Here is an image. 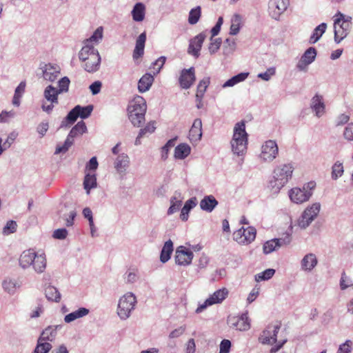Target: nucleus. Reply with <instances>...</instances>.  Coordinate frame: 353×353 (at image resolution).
<instances>
[{"label": "nucleus", "instance_id": "dca6fc26", "mask_svg": "<svg viewBox=\"0 0 353 353\" xmlns=\"http://www.w3.org/2000/svg\"><path fill=\"white\" fill-rule=\"evenodd\" d=\"M205 38L206 35L204 32H201L198 35L195 36L190 41L188 52L190 54L193 55L196 58H198L200 55V50L201 49L203 43Z\"/></svg>", "mask_w": 353, "mask_h": 353}, {"label": "nucleus", "instance_id": "4468645a", "mask_svg": "<svg viewBox=\"0 0 353 353\" xmlns=\"http://www.w3.org/2000/svg\"><path fill=\"white\" fill-rule=\"evenodd\" d=\"M261 157L266 161L274 159L279 152L276 143L272 140H268L262 145Z\"/></svg>", "mask_w": 353, "mask_h": 353}, {"label": "nucleus", "instance_id": "bb28decb", "mask_svg": "<svg viewBox=\"0 0 353 353\" xmlns=\"http://www.w3.org/2000/svg\"><path fill=\"white\" fill-rule=\"evenodd\" d=\"M154 81V77L150 74H144L139 81L138 89L140 92H146L150 89Z\"/></svg>", "mask_w": 353, "mask_h": 353}, {"label": "nucleus", "instance_id": "0eeeda50", "mask_svg": "<svg viewBox=\"0 0 353 353\" xmlns=\"http://www.w3.org/2000/svg\"><path fill=\"white\" fill-rule=\"evenodd\" d=\"M137 302L136 297L132 293H127L122 296L118 304L117 313L122 319L129 317Z\"/></svg>", "mask_w": 353, "mask_h": 353}, {"label": "nucleus", "instance_id": "9b49d317", "mask_svg": "<svg viewBox=\"0 0 353 353\" xmlns=\"http://www.w3.org/2000/svg\"><path fill=\"white\" fill-rule=\"evenodd\" d=\"M228 290L226 288H222L215 291L205 302L200 305L196 310V313L201 312L208 306L221 303L228 296Z\"/></svg>", "mask_w": 353, "mask_h": 353}, {"label": "nucleus", "instance_id": "4d7b16f0", "mask_svg": "<svg viewBox=\"0 0 353 353\" xmlns=\"http://www.w3.org/2000/svg\"><path fill=\"white\" fill-rule=\"evenodd\" d=\"M275 72V68H269L265 72L259 74L258 77L261 78L263 80L268 81L272 76L274 75Z\"/></svg>", "mask_w": 353, "mask_h": 353}, {"label": "nucleus", "instance_id": "603ef678", "mask_svg": "<svg viewBox=\"0 0 353 353\" xmlns=\"http://www.w3.org/2000/svg\"><path fill=\"white\" fill-rule=\"evenodd\" d=\"M165 57H161L152 63V68L153 69L154 73L157 74L160 72L165 64Z\"/></svg>", "mask_w": 353, "mask_h": 353}, {"label": "nucleus", "instance_id": "ddd939ff", "mask_svg": "<svg viewBox=\"0 0 353 353\" xmlns=\"http://www.w3.org/2000/svg\"><path fill=\"white\" fill-rule=\"evenodd\" d=\"M281 323L269 325L260 335L259 340L263 344L272 345L276 342V335L281 328Z\"/></svg>", "mask_w": 353, "mask_h": 353}, {"label": "nucleus", "instance_id": "2f4dec72", "mask_svg": "<svg viewBox=\"0 0 353 353\" xmlns=\"http://www.w3.org/2000/svg\"><path fill=\"white\" fill-rule=\"evenodd\" d=\"M173 252V243L171 240L167 241L161 252L160 260L162 263L167 262L170 259L171 254Z\"/></svg>", "mask_w": 353, "mask_h": 353}, {"label": "nucleus", "instance_id": "c9c22d12", "mask_svg": "<svg viewBox=\"0 0 353 353\" xmlns=\"http://www.w3.org/2000/svg\"><path fill=\"white\" fill-rule=\"evenodd\" d=\"M89 313V310L85 307H81L77 310L67 314L64 320L66 323H70L77 319L83 317Z\"/></svg>", "mask_w": 353, "mask_h": 353}, {"label": "nucleus", "instance_id": "37998d69", "mask_svg": "<svg viewBox=\"0 0 353 353\" xmlns=\"http://www.w3.org/2000/svg\"><path fill=\"white\" fill-rule=\"evenodd\" d=\"M26 82L21 81L15 90L14 95L12 100L13 105L19 106L20 104V99L25 92Z\"/></svg>", "mask_w": 353, "mask_h": 353}, {"label": "nucleus", "instance_id": "5701e85b", "mask_svg": "<svg viewBox=\"0 0 353 353\" xmlns=\"http://www.w3.org/2000/svg\"><path fill=\"white\" fill-rule=\"evenodd\" d=\"M35 254L36 253L31 250L23 251L19 259L21 267L23 268H27L32 265V262H34Z\"/></svg>", "mask_w": 353, "mask_h": 353}, {"label": "nucleus", "instance_id": "338daca9", "mask_svg": "<svg viewBox=\"0 0 353 353\" xmlns=\"http://www.w3.org/2000/svg\"><path fill=\"white\" fill-rule=\"evenodd\" d=\"M196 198H192L189 200H188L184 206L183 207V208L181 210H183V211H185L189 212L190 210L193 208L194 206H196Z\"/></svg>", "mask_w": 353, "mask_h": 353}, {"label": "nucleus", "instance_id": "6e6d98bb", "mask_svg": "<svg viewBox=\"0 0 353 353\" xmlns=\"http://www.w3.org/2000/svg\"><path fill=\"white\" fill-rule=\"evenodd\" d=\"M17 223L14 221H8L5 227L3 228V233L5 234H10L11 233H13L17 230Z\"/></svg>", "mask_w": 353, "mask_h": 353}, {"label": "nucleus", "instance_id": "72a5a7b5", "mask_svg": "<svg viewBox=\"0 0 353 353\" xmlns=\"http://www.w3.org/2000/svg\"><path fill=\"white\" fill-rule=\"evenodd\" d=\"M190 151L191 148L188 144L181 143L174 150V157L176 159H183L190 154Z\"/></svg>", "mask_w": 353, "mask_h": 353}, {"label": "nucleus", "instance_id": "ea45409f", "mask_svg": "<svg viewBox=\"0 0 353 353\" xmlns=\"http://www.w3.org/2000/svg\"><path fill=\"white\" fill-rule=\"evenodd\" d=\"M241 26V17L239 14H234L231 20L230 34L236 35L239 33Z\"/></svg>", "mask_w": 353, "mask_h": 353}, {"label": "nucleus", "instance_id": "e2e57ef3", "mask_svg": "<svg viewBox=\"0 0 353 353\" xmlns=\"http://www.w3.org/2000/svg\"><path fill=\"white\" fill-rule=\"evenodd\" d=\"M352 344V343L351 341H346L343 344L340 345L338 353H350Z\"/></svg>", "mask_w": 353, "mask_h": 353}, {"label": "nucleus", "instance_id": "c03bdc74", "mask_svg": "<svg viewBox=\"0 0 353 353\" xmlns=\"http://www.w3.org/2000/svg\"><path fill=\"white\" fill-rule=\"evenodd\" d=\"M210 84V79L204 78L198 84L196 98H203L204 93Z\"/></svg>", "mask_w": 353, "mask_h": 353}, {"label": "nucleus", "instance_id": "bf43d9fd", "mask_svg": "<svg viewBox=\"0 0 353 353\" xmlns=\"http://www.w3.org/2000/svg\"><path fill=\"white\" fill-rule=\"evenodd\" d=\"M98 162L96 157H93L90 159L89 162L85 166V171H95L98 168Z\"/></svg>", "mask_w": 353, "mask_h": 353}, {"label": "nucleus", "instance_id": "09e8293b", "mask_svg": "<svg viewBox=\"0 0 353 353\" xmlns=\"http://www.w3.org/2000/svg\"><path fill=\"white\" fill-rule=\"evenodd\" d=\"M343 173V166L342 163L336 162L332 166V177L333 179H337L341 176Z\"/></svg>", "mask_w": 353, "mask_h": 353}, {"label": "nucleus", "instance_id": "423d86ee", "mask_svg": "<svg viewBox=\"0 0 353 353\" xmlns=\"http://www.w3.org/2000/svg\"><path fill=\"white\" fill-rule=\"evenodd\" d=\"M87 130L85 123L83 121L78 122L70 130L67 139L63 145H57L55 154L65 153L73 144V139L83 134Z\"/></svg>", "mask_w": 353, "mask_h": 353}, {"label": "nucleus", "instance_id": "f257e3e1", "mask_svg": "<svg viewBox=\"0 0 353 353\" xmlns=\"http://www.w3.org/2000/svg\"><path fill=\"white\" fill-rule=\"evenodd\" d=\"M103 37V28L99 27L93 34L84 42V46L79 52V59L84 63L83 68L88 72H94L99 70L101 57L94 44L99 42Z\"/></svg>", "mask_w": 353, "mask_h": 353}, {"label": "nucleus", "instance_id": "4be33fe9", "mask_svg": "<svg viewBox=\"0 0 353 353\" xmlns=\"http://www.w3.org/2000/svg\"><path fill=\"white\" fill-rule=\"evenodd\" d=\"M146 34L144 32L138 37L136 41V46L133 51L134 59H138L143 55Z\"/></svg>", "mask_w": 353, "mask_h": 353}, {"label": "nucleus", "instance_id": "39448f33", "mask_svg": "<svg viewBox=\"0 0 353 353\" xmlns=\"http://www.w3.org/2000/svg\"><path fill=\"white\" fill-rule=\"evenodd\" d=\"M316 187L314 181H310L305 184L303 188H294L290 192L292 201L296 203H303L309 200L312 194V190Z\"/></svg>", "mask_w": 353, "mask_h": 353}, {"label": "nucleus", "instance_id": "f03ea898", "mask_svg": "<svg viewBox=\"0 0 353 353\" xmlns=\"http://www.w3.org/2000/svg\"><path fill=\"white\" fill-rule=\"evenodd\" d=\"M248 133L245 131V123L241 121L235 124L232 139L231 140L232 150L237 155H243L248 146Z\"/></svg>", "mask_w": 353, "mask_h": 353}, {"label": "nucleus", "instance_id": "aec40b11", "mask_svg": "<svg viewBox=\"0 0 353 353\" xmlns=\"http://www.w3.org/2000/svg\"><path fill=\"white\" fill-rule=\"evenodd\" d=\"M60 74V68L57 65L46 64L43 68V76L46 80L54 81Z\"/></svg>", "mask_w": 353, "mask_h": 353}, {"label": "nucleus", "instance_id": "20e7f679", "mask_svg": "<svg viewBox=\"0 0 353 353\" xmlns=\"http://www.w3.org/2000/svg\"><path fill=\"white\" fill-rule=\"evenodd\" d=\"M334 23V40L336 43L341 42L348 34L351 28V17L345 18L344 14L338 12L335 15Z\"/></svg>", "mask_w": 353, "mask_h": 353}, {"label": "nucleus", "instance_id": "a19ab883", "mask_svg": "<svg viewBox=\"0 0 353 353\" xmlns=\"http://www.w3.org/2000/svg\"><path fill=\"white\" fill-rule=\"evenodd\" d=\"M327 28V25L325 23H321L314 30L313 34L310 37V43H316L325 32Z\"/></svg>", "mask_w": 353, "mask_h": 353}, {"label": "nucleus", "instance_id": "f3484780", "mask_svg": "<svg viewBox=\"0 0 353 353\" xmlns=\"http://www.w3.org/2000/svg\"><path fill=\"white\" fill-rule=\"evenodd\" d=\"M195 80V72L193 67L183 70L179 79L180 85L183 89L190 88Z\"/></svg>", "mask_w": 353, "mask_h": 353}, {"label": "nucleus", "instance_id": "58836bf2", "mask_svg": "<svg viewBox=\"0 0 353 353\" xmlns=\"http://www.w3.org/2000/svg\"><path fill=\"white\" fill-rule=\"evenodd\" d=\"M248 72L239 73L225 82V83L223 85V87L226 88L234 86V85L243 81L248 77Z\"/></svg>", "mask_w": 353, "mask_h": 353}, {"label": "nucleus", "instance_id": "680f3d73", "mask_svg": "<svg viewBox=\"0 0 353 353\" xmlns=\"http://www.w3.org/2000/svg\"><path fill=\"white\" fill-rule=\"evenodd\" d=\"M344 137L347 141H353V123H349L347 127L345 128Z\"/></svg>", "mask_w": 353, "mask_h": 353}, {"label": "nucleus", "instance_id": "0e129e2a", "mask_svg": "<svg viewBox=\"0 0 353 353\" xmlns=\"http://www.w3.org/2000/svg\"><path fill=\"white\" fill-rule=\"evenodd\" d=\"M68 235V231L65 228L57 229L54 231L52 236L57 239H64Z\"/></svg>", "mask_w": 353, "mask_h": 353}, {"label": "nucleus", "instance_id": "c85d7f7f", "mask_svg": "<svg viewBox=\"0 0 353 353\" xmlns=\"http://www.w3.org/2000/svg\"><path fill=\"white\" fill-rule=\"evenodd\" d=\"M57 327H52V326H48L46 327L41 334V336H39V339H40V341H44V342H52L57 336Z\"/></svg>", "mask_w": 353, "mask_h": 353}, {"label": "nucleus", "instance_id": "cd10ccee", "mask_svg": "<svg viewBox=\"0 0 353 353\" xmlns=\"http://www.w3.org/2000/svg\"><path fill=\"white\" fill-rule=\"evenodd\" d=\"M60 94V91H58L57 88L52 85H48L44 90L45 99L50 103L58 104V95Z\"/></svg>", "mask_w": 353, "mask_h": 353}, {"label": "nucleus", "instance_id": "c756f323", "mask_svg": "<svg viewBox=\"0 0 353 353\" xmlns=\"http://www.w3.org/2000/svg\"><path fill=\"white\" fill-rule=\"evenodd\" d=\"M34 270L38 273L43 272L46 268V259L44 254H35L34 262L32 264Z\"/></svg>", "mask_w": 353, "mask_h": 353}, {"label": "nucleus", "instance_id": "de8ad7c7", "mask_svg": "<svg viewBox=\"0 0 353 353\" xmlns=\"http://www.w3.org/2000/svg\"><path fill=\"white\" fill-rule=\"evenodd\" d=\"M275 270L274 269H267L263 272L258 274L255 276V280L257 282L268 280L273 276L274 274Z\"/></svg>", "mask_w": 353, "mask_h": 353}, {"label": "nucleus", "instance_id": "864d4df0", "mask_svg": "<svg viewBox=\"0 0 353 353\" xmlns=\"http://www.w3.org/2000/svg\"><path fill=\"white\" fill-rule=\"evenodd\" d=\"M93 110V106L91 105H87L85 107L80 106L79 108V117L82 119L88 118L92 113Z\"/></svg>", "mask_w": 353, "mask_h": 353}, {"label": "nucleus", "instance_id": "49530a36", "mask_svg": "<svg viewBox=\"0 0 353 353\" xmlns=\"http://www.w3.org/2000/svg\"><path fill=\"white\" fill-rule=\"evenodd\" d=\"M201 12L200 6H197L196 8L192 9L189 13L188 17L189 23L192 25L196 24L201 17Z\"/></svg>", "mask_w": 353, "mask_h": 353}, {"label": "nucleus", "instance_id": "e433bc0d", "mask_svg": "<svg viewBox=\"0 0 353 353\" xmlns=\"http://www.w3.org/2000/svg\"><path fill=\"white\" fill-rule=\"evenodd\" d=\"M114 167L117 172H123L129 164V158L127 155L122 154L119 155L116 159Z\"/></svg>", "mask_w": 353, "mask_h": 353}, {"label": "nucleus", "instance_id": "1a4fd4ad", "mask_svg": "<svg viewBox=\"0 0 353 353\" xmlns=\"http://www.w3.org/2000/svg\"><path fill=\"white\" fill-rule=\"evenodd\" d=\"M256 235V230L254 227H242L234 232L233 238L239 244L248 245L254 241Z\"/></svg>", "mask_w": 353, "mask_h": 353}, {"label": "nucleus", "instance_id": "6e6552de", "mask_svg": "<svg viewBox=\"0 0 353 353\" xmlns=\"http://www.w3.org/2000/svg\"><path fill=\"white\" fill-rule=\"evenodd\" d=\"M293 167L290 164H284L277 167L274 171V179L278 188L283 187L291 178Z\"/></svg>", "mask_w": 353, "mask_h": 353}, {"label": "nucleus", "instance_id": "9d476101", "mask_svg": "<svg viewBox=\"0 0 353 353\" xmlns=\"http://www.w3.org/2000/svg\"><path fill=\"white\" fill-rule=\"evenodd\" d=\"M320 204L316 203L312 204L310 207L306 208L300 219L298 220V225L301 228H307L318 215L320 211Z\"/></svg>", "mask_w": 353, "mask_h": 353}, {"label": "nucleus", "instance_id": "f8f14e48", "mask_svg": "<svg viewBox=\"0 0 353 353\" xmlns=\"http://www.w3.org/2000/svg\"><path fill=\"white\" fill-rule=\"evenodd\" d=\"M287 0H270L268 2V13L270 16L278 20L280 16L286 10L288 6Z\"/></svg>", "mask_w": 353, "mask_h": 353}, {"label": "nucleus", "instance_id": "774afa93", "mask_svg": "<svg viewBox=\"0 0 353 353\" xmlns=\"http://www.w3.org/2000/svg\"><path fill=\"white\" fill-rule=\"evenodd\" d=\"M185 330V326H181L173 331H172L169 335V337L171 339L177 338L182 335Z\"/></svg>", "mask_w": 353, "mask_h": 353}, {"label": "nucleus", "instance_id": "79ce46f5", "mask_svg": "<svg viewBox=\"0 0 353 353\" xmlns=\"http://www.w3.org/2000/svg\"><path fill=\"white\" fill-rule=\"evenodd\" d=\"M156 129L155 122L150 121L145 126V128L140 130L139 134L135 141V144L138 145L140 143L139 139L146 134H151L154 132Z\"/></svg>", "mask_w": 353, "mask_h": 353}, {"label": "nucleus", "instance_id": "a18cd8bd", "mask_svg": "<svg viewBox=\"0 0 353 353\" xmlns=\"http://www.w3.org/2000/svg\"><path fill=\"white\" fill-rule=\"evenodd\" d=\"M51 349L52 345L49 342L40 341L38 339L34 353H48Z\"/></svg>", "mask_w": 353, "mask_h": 353}, {"label": "nucleus", "instance_id": "7ed1b4c3", "mask_svg": "<svg viewBox=\"0 0 353 353\" xmlns=\"http://www.w3.org/2000/svg\"><path fill=\"white\" fill-rule=\"evenodd\" d=\"M147 105L145 100L141 96H136L130 102L128 108V117L134 126L140 127L145 121Z\"/></svg>", "mask_w": 353, "mask_h": 353}, {"label": "nucleus", "instance_id": "a211bd4d", "mask_svg": "<svg viewBox=\"0 0 353 353\" xmlns=\"http://www.w3.org/2000/svg\"><path fill=\"white\" fill-rule=\"evenodd\" d=\"M230 322L234 327L240 331H246L250 328V320L248 313H243L240 316H234L230 319Z\"/></svg>", "mask_w": 353, "mask_h": 353}, {"label": "nucleus", "instance_id": "b1692460", "mask_svg": "<svg viewBox=\"0 0 353 353\" xmlns=\"http://www.w3.org/2000/svg\"><path fill=\"white\" fill-rule=\"evenodd\" d=\"M311 108L316 112L317 117H321L324 113L325 105L322 96L316 94L312 99Z\"/></svg>", "mask_w": 353, "mask_h": 353}, {"label": "nucleus", "instance_id": "4c0bfd02", "mask_svg": "<svg viewBox=\"0 0 353 353\" xmlns=\"http://www.w3.org/2000/svg\"><path fill=\"white\" fill-rule=\"evenodd\" d=\"M46 298L52 301L59 302L61 300V294L54 286L49 285L45 290Z\"/></svg>", "mask_w": 353, "mask_h": 353}, {"label": "nucleus", "instance_id": "3c124183", "mask_svg": "<svg viewBox=\"0 0 353 353\" xmlns=\"http://www.w3.org/2000/svg\"><path fill=\"white\" fill-rule=\"evenodd\" d=\"M79 108L80 105L75 106L70 112L68 114L66 119L71 123H74L77 118L79 117Z\"/></svg>", "mask_w": 353, "mask_h": 353}, {"label": "nucleus", "instance_id": "052dcab7", "mask_svg": "<svg viewBox=\"0 0 353 353\" xmlns=\"http://www.w3.org/2000/svg\"><path fill=\"white\" fill-rule=\"evenodd\" d=\"M181 205H182V201H174V200H172L171 201V205H170V207L168 209V214H172L177 212L179 210V208H181Z\"/></svg>", "mask_w": 353, "mask_h": 353}, {"label": "nucleus", "instance_id": "473e14b6", "mask_svg": "<svg viewBox=\"0 0 353 353\" xmlns=\"http://www.w3.org/2000/svg\"><path fill=\"white\" fill-rule=\"evenodd\" d=\"M317 264L316 256L313 254L305 255L301 261V265L305 270H312Z\"/></svg>", "mask_w": 353, "mask_h": 353}, {"label": "nucleus", "instance_id": "8fccbe9b", "mask_svg": "<svg viewBox=\"0 0 353 353\" xmlns=\"http://www.w3.org/2000/svg\"><path fill=\"white\" fill-rule=\"evenodd\" d=\"M221 45V39L219 38L217 39H213V37H211L210 39V43L208 47L209 51L210 54H214L218 51V50L220 48Z\"/></svg>", "mask_w": 353, "mask_h": 353}, {"label": "nucleus", "instance_id": "5fc2aeb1", "mask_svg": "<svg viewBox=\"0 0 353 353\" xmlns=\"http://www.w3.org/2000/svg\"><path fill=\"white\" fill-rule=\"evenodd\" d=\"M69 85V79L66 77H63L59 81V89L57 90L58 91H60V93L63 92H67L68 90Z\"/></svg>", "mask_w": 353, "mask_h": 353}, {"label": "nucleus", "instance_id": "7c9ffc66", "mask_svg": "<svg viewBox=\"0 0 353 353\" xmlns=\"http://www.w3.org/2000/svg\"><path fill=\"white\" fill-rule=\"evenodd\" d=\"M145 6L142 3H137L132 10V19L135 21H142L145 17Z\"/></svg>", "mask_w": 353, "mask_h": 353}, {"label": "nucleus", "instance_id": "f704fd0d", "mask_svg": "<svg viewBox=\"0 0 353 353\" xmlns=\"http://www.w3.org/2000/svg\"><path fill=\"white\" fill-rule=\"evenodd\" d=\"M83 187L88 194L90 193V190L92 188L97 187V177L95 174H91L90 172L86 173L84 177Z\"/></svg>", "mask_w": 353, "mask_h": 353}, {"label": "nucleus", "instance_id": "13d9d810", "mask_svg": "<svg viewBox=\"0 0 353 353\" xmlns=\"http://www.w3.org/2000/svg\"><path fill=\"white\" fill-rule=\"evenodd\" d=\"M83 216L88 219L89 221V225L91 229L92 233L93 232L94 229V222H93V218H92V212L91 210L89 208H85L83 210Z\"/></svg>", "mask_w": 353, "mask_h": 353}, {"label": "nucleus", "instance_id": "412c9836", "mask_svg": "<svg viewBox=\"0 0 353 353\" xmlns=\"http://www.w3.org/2000/svg\"><path fill=\"white\" fill-rule=\"evenodd\" d=\"M202 137V122L200 119H196L189 131V139L192 143L199 141Z\"/></svg>", "mask_w": 353, "mask_h": 353}, {"label": "nucleus", "instance_id": "2eb2a0df", "mask_svg": "<svg viewBox=\"0 0 353 353\" xmlns=\"http://www.w3.org/2000/svg\"><path fill=\"white\" fill-rule=\"evenodd\" d=\"M193 259V252L184 246L176 248L175 253L176 263L179 265H188L191 263Z\"/></svg>", "mask_w": 353, "mask_h": 353}, {"label": "nucleus", "instance_id": "69168bd1", "mask_svg": "<svg viewBox=\"0 0 353 353\" xmlns=\"http://www.w3.org/2000/svg\"><path fill=\"white\" fill-rule=\"evenodd\" d=\"M230 347L231 342L229 340H223L220 344L219 353H229Z\"/></svg>", "mask_w": 353, "mask_h": 353}, {"label": "nucleus", "instance_id": "6ab92c4d", "mask_svg": "<svg viewBox=\"0 0 353 353\" xmlns=\"http://www.w3.org/2000/svg\"><path fill=\"white\" fill-rule=\"evenodd\" d=\"M316 56V50L314 48H309L303 54L297 64V68L300 70L306 69L308 65L314 61Z\"/></svg>", "mask_w": 353, "mask_h": 353}, {"label": "nucleus", "instance_id": "a878e982", "mask_svg": "<svg viewBox=\"0 0 353 353\" xmlns=\"http://www.w3.org/2000/svg\"><path fill=\"white\" fill-rule=\"evenodd\" d=\"M218 201L212 196H205L200 202V207L203 210L212 212L217 205Z\"/></svg>", "mask_w": 353, "mask_h": 353}, {"label": "nucleus", "instance_id": "393cba45", "mask_svg": "<svg viewBox=\"0 0 353 353\" xmlns=\"http://www.w3.org/2000/svg\"><path fill=\"white\" fill-rule=\"evenodd\" d=\"M284 242V240L282 239H274L272 240L267 241L265 242L263 246V253L265 254H270L273 251L276 250L277 248H279Z\"/></svg>", "mask_w": 353, "mask_h": 353}]
</instances>
